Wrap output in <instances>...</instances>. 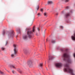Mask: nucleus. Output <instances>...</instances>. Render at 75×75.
Returning a JSON list of instances; mask_svg holds the SVG:
<instances>
[{
  "mask_svg": "<svg viewBox=\"0 0 75 75\" xmlns=\"http://www.w3.org/2000/svg\"><path fill=\"white\" fill-rule=\"evenodd\" d=\"M66 17H68V16H69V14H67L66 15Z\"/></svg>",
  "mask_w": 75,
  "mask_h": 75,
  "instance_id": "obj_17",
  "label": "nucleus"
},
{
  "mask_svg": "<svg viewBox=\"0 0 75 75\" xmlns=\"http://www.w3.org/2000/svg\"><path fill=\"white\" fill-rule=\"evenodd\" d=\"M55 42V41L54 40H52V43H54Z\"/></svg>",
  "mask_w": 75,
  "mask_h": 75,
  "instance_id": "obj_16",
  "label": "nucleus"
},
{
  "mask_svg": "<svg viewBox=\"0 0 75 75\" xmlns=\"http://www.w3.org/2000/svg\"><path fill=\"white\" fill-rule=\"evenodd\" d=\"M36 35H38V34L37 33L36 34Z\"/></svg>",
  "mask_w": 75,
  "mask_h": 75,
  "instance_id": "obj_32",
  "label": "nucleus"
},
{
  "mask_svg": "<svg viewBox=\"0 0 75 75\" xmlns=\"http://www.w3.org/2000/svg\"><path fill=\"white\" fill-rule=\"evenodd\" d=\"M13 31L12 33H9L8 35V37L9 38H13Z\"/></svg>",
  "mask_w": 75,
  "mask_h": 75,
  "instance_id": "obj_5",
  "label": "nucleus"
},
{
  "mask_svg": "<svg viewBox=\"0 0 75 75\" xmlns=\"http://www.w3.org/2000/svg\"><path fill=\"white\" fill-rule=\"evenodd\" d=\"M46 14H47V13H44V15L45 16H46Z\"/></svg>",
  "mask_w": 75,
  "mask_h": 75,
  "instance_id": "obj_22",
  "label": "nucleus"
},
{
  "mask_svg": "<svg viewBox=\"0 0 75 75\" xmlns=\"http://www.w3.org/2000/svg\"><path fill=\"white\" fill-rule=\"evenodd\" d=\"M42 10H43V9L41 8L40 9L41 11L42 12Z\"/></svg>",
  "mask_w": 75,
  "mask_h": 75,
  "instance_id": "obj_25",
  "label": "nucleus"
},
{
  "mask_svg": "<svg viewBox=\"0 0 75 75\" xmlns=\"http://www.w3.org/2000/svg\"><path fill=\"white\" fill-rule=\"evenodd\" d=\"M20 69H17V71H18V72H20Z\"/></svg>",
  "mask_w": 75,
  "mask_h": 75,
  "instance_id": "obj_23",
  "label": "nucleus"
},
{
  "mask_svg": "<svg viewBox=\"0 0 75 75\" xmlns=\"http://www.w3.org/2000/svg\"><path fill=\"white\" fill-rule=\"evenodd\" d=\"M12 72H13V74H15V72H15V71H14V70H13Z\"/></svg>",
  "mask_w": 75,
  "mask_h": 75,
  "instance_id": "obj_19",
  "label": "nucleus"
},
{
  "mask_svg": "<svg viewBox=\"0 0 75 75\" xmlns=\"http://www.w3.org/2000/svg\"><path fill=\"white\" fill-rule=\"evenodd\" d=\"M12 67L13 68H15V67H14V66H12Z\"/></svg>",
  "mask_w": 75,
  "mask_h": 75,
  "instance_id": "obj_27",
  "label": "nucleus"
},
{
  "mask_svg": "<svg viewBox=\"0 0 75 75\" xmlns=\"http://www.w3.org/2000/svg\"><path fill=\"white\" fill-rule=\"evenodd\" d=\"M74 36H71V39L73 40H75V33H74Z\"/></svg>",
  "mask_w": 75,
  "mask_h": 75,
  "instance_id": "obj_9",
  "label": "nucleus"
},
{
  "mask_svg": "<svg viewBox=\"0 0 75 75\" xmlns=\"http://www.w3.org/2000/svg\"><path fill=\"white\" fill-rule=\"evenodd\" d=\"M1 49H2V50H4V47H2V48H1Z\"/></svg>",
  "mask_w": 75,
  "mask_h": 75,
  "instance_id": "obj_26",
  "label": "nucleus"
},
{
  "mask_svg": "<svg viewBox=\"0 0 75 75\" xmlns=\"http://www.w3.org/2000/svg\"><path fill=\"white\" fill-rule=\"evenodd\" d=\"M69 1V0H66L65 1V2H68Z\"/></svg>",
  "mask_w": 75,
  "mask_h": 75,
  "instance_id": "obj_21",
  "label": "nucleus"
},
{
  "mask_svg": "<svg viewBox=\"0 0 75 75\" xmlns=\"http://www.w3.org/2000/svg\"><path fill=\"white\" fill-rule=\"evenodd\" d=\"M13 47H14V54L15 55H16V54H17V49H16V47L17 46V45L15 44H14L13 45Z\"/></svg>",
  "mask_w": 75,
  "mask_h": 75,
  "instance_id": "obj_4",
  "label": "nucleus"
},
{
  "mask_svg": "<svg viewBox=\"0 0 75 75\" xmlns=\"http://www.w3.org/2000/svg\"><path fill=\"white\" fill-rule=\"evenodd\" d=\"M32 63L33 62L31 61H29L27 62V64L28 65H32Z\"/></svg>",
  "mask_w": 75,
  "mask_h": 75,
  "instance_id": "obj_8",
  "label": "nucleus"
},
{
  "mask_svg": "<svg viewBox=\"0 0 75 75\" xmlns=\"http://www.w3.org/2000/svg\"><path fill=\"white\" fill-rule=\"evenodd\" d=\"M49 60H50V56H49Z\"/></svg>",
  "mask_w": 75,
  "mask_h": 75,
  "instance_id": "obj_31",
  "label": "nucleus"
},
{
  "mask_svg": "<svg viewBox=\"0 0 75 75\" xmlns=\"http://www.w3.org/2000/svg\"><path fill=\"white\" fill-rule=\"evenodd\" d=\"M23 38L24 40H27V35H25L23 36Z\"/></svg>",
  "mask_w": 75,
  "mask_h": 75,
  "instance_id": "obj_7",
  "label": "nucleus"
},
{
  "mask_svg": "<svg viewBox=\"0 0 75 75\" xmlns=\"http://www.w3.org/2000/svg\"><path fill=\"white\" fill-rule=\"evenodd\" d=\"M37 29L39 31H40V29H39V28H38Z\"/></svg>",
  "mask_w": 75,
  "mask_h": 75,
  "instance_id": "obj_29",
  "label": "nucleus"
},
{
  "mask_svg": "<svg viewBox=\"0 0 75 75\" xmlns=\"http://www.w3.org/2000/svg\"><path fill=\"white\" fill-rule=\"evenodd\" d=\"M27 30H28V28H26V30L27 31Z\"/></svg>",
  "mask_w": 75,
  "mask_h": 75,
  "instance_id": "obj_30",
  "label": "nucleus"
},
{
  "mask_svg": "<svg viewBox=\"0 0 75 75\" xmlns=\"http://www.w3.org/2000/svg\"><path fill=\"white\" fill-rule=\"evenodd\" d=\"M64 70L66 72H69L72 75H75L73 72V70L69 67L67 64H66L64 65Z\"/></svg>",
  "mask_w": 75,
  "mask_h": 75,
  "instance_id": "obj_1",
  "label": "nucleus"
},
{
  "mask_svg": "<svg viewBox=\"0 0 75 75\" xmlns=\"http://www.w3.org/2000/svg\"><path fill=\"white\" fill-rule=\"evenodd\" d=\"M32 33V31H29L27 32V35H28L29 38H30V37H31V34Z\"/></svg>",
  "mask_w": 75,
  "mask_h": 75,
  "instance_id": "obj_6",
  "label": "nucleus"
},
{
  "mask_svg": "<svg viewBox=\"0 0 75 75\" xmlns=\"http://www.w3.org/2000/svg\"><path fill=\"white\" fill-rule=\"evenodd\" d=\"M17 36H16V38H17Z\"/></svg>",
  "mask_w": 75,
  "mask_h": 75,
  "instance_id": "obj_34",
  "label": "nucleus"
},
{
  "mask_svg": "<svg viewBox=\"0 0 75 75\" xmlns=\"http://www.w3.org/2000/svg\"><path fill=\"white\" fill-rule=\"evenodd\" d=\"M5 34V31H4L3 32V35H4Z\"/></svg>",
  "mask_w": 75,
  "mask_h": 75,
  "instance_id": "obj_18",
  "label": "nucleus"
},
{
  "mask_svg": "<svg viewBox=\"0 0 75 75\" xmlns=\"http://www.w3.org/2000/svg\"><path fill=\"white\" fill-rule=\"evenodd\" d=\"M34 28H35V27H34L33 29V32H34V31H35V29Z\"/></svg>",
  "mask_w": 75,
  "mask_h": 75,
  "instance_id": "obj_15",
  "label": "nucleus"
},
{
  "mask_svg": "<svg viewBox=\"0 0 75 75\" xmlns=\"http://www.w3.org/2000/svg\"><path fill=\"white\" fill-rule=\"evenodd\" d=\"M7 43H8V42H7V41H6V44H5V45H7Z\"/></svg>",
  "mask_w": 75,
  "mask_h": 75,
  "instance_id": "obj_24",
  "label": "nucleus"
},
{
  "mask_svg": "<svg viewBox=\"0 0 75 75\" xmlns=\"http://www.w3.org/2000/svg\"><path fill=\"white\" fill-rule=\"evenodd\" d=\"M37 15L38 17H40V16H41V14L40 13H38V14Z\"/></svg>",
  "mask_w": 75,
  "mask_h": 75,
  "instance_id": "obj_13",
  "label": "nucleus"
},
{
  "mask_svg": "<svg viewBox=\"0 0 75 75\" xmlns=\"http://www.w3.org/2000/svg\"><path fill=\"white\" fill-rule=\"evenodd\" d=\"M63 56L66 59H64L65 61L67 60V62L69 63H71V61L69 59V55L67 53H64L63 55Z\"/></svg>",
  "mask_w": 75,
  "mask_h": 75,
  "instance_id": "obj_2",
  "label": "nucleus"
},
{
  "mask_svg": "<svg viewBox=\"0 0 75 75\" xmlns=\"http://www.w3.org/2000/svg\"><path fill=\"white\" fill-rule=\"evenodd\" d=\"M47 3L48 4H52V1H48Z\"/></svg>",
  "mask_w": 75,
  "mask_h": 75,
  "instance_id": "obj_10",
  "label": "nucleus"
},
{
  "mask_svg": "<svg viewBox=\"0 0 75 75\" xmlns=\"http://www.w3.org/2000/svg\"><path fill=\"white\" fill-rule=\"evenodd\" d=\"M57 15H58V13H57Z\"/></svg>",
  "mask_w": 75,
  "mask_h": 75,
  "instance_id": "obj_33",
  "label": "nucleus"
},
{
  "mask_svg": "<svg viewBox=\"0 0 75 75\" xmlns=\"http://www.w3.org/2000/svg\"><path fill=\"white\" fill-rule=\"evenodd\" d=\"M42 64L40 63L39 64V65L40 67H42Z\"/></svg>",
  "mask_w": 75,
  "mask_h": 75,
  "instance_id": "obj_11",
  "label": "nucleus"
},
{
  "mask_svg": "<svg viewBox=\"0 0 75 75\" xmlns=\"http://www.w3.org/2000/svg\"><path fill=\"white\" fill-rule=\"evenodd\" d=\"M39 8V6L38 5V6H37V8H36V9H37V10H38Z\"/></svg>",
  "mask_w": 75,
  "mask_h": 75,
  "instance_id": "obj_14",
  "label": "nucleus"
},
{
  "mask_svg": "<svg viewBox=\"0 0 75 75\" xmlns=\"http://www.w3.org/2000/svg\"><path fill=\"white\" fill-rule=\"evenodd\" d=\"M60 28H64V27L62 26H61L60 27Z\"/></svg>",
  "mask_w": 75,
  "mask_h": 75,
  "instance_id": "obj_28",
  "label": "nucleus"
},
{
  "mask_svg": "<svg viewBox=\"0 0 75 75\" xmlns=\"http://www.w3.org/2000/svg\"><path fill=\"white\" fill-rule=\"evenodd\" d=\"M0 74H3V72L0 71Z\"/></svg>",
  "mask_w": 75,
  "mask_h": 75,
  "instance_id": "obj_20",
  "label": "nucleus"
},
{
  "mask_svg": "<svg viewBox=\"0 0 75 75\" xmlns=\"http://www.w3.org/2000/svg\"><path fill=\"white\" fill-rule=\"evenodd\" d=\"M11 57L12 58H14V55L13 54H12L11 55Z\"/></svg>",
  "mask_w": 75,
  "mask_h": 75,
  "instance_id": "obj_12",
  "label": "nucleus"
},
{
  "mask_svg": "<svg viewBox=\"0 0 75 75\" xmlns=\"http://www.w3.org/2000/svg\"><path fill=\"white\" fill-rule=\"evenodd\" d=\"M55 66L58 68H61L62 67V64L61 62L57 63L55 64Z\"/></svg>",
  "mask_w": 75,
  "mask_h": 75,
  "instance_id": "obj_3",
  "label": "nucleus"
}]
</instances>
